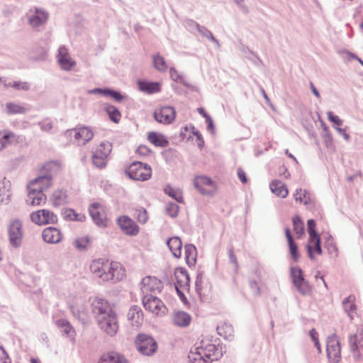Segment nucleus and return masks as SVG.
I'll list each match as a JSON object with an SVG mask.
<instances>
[{
  "label": "nucleus",
  "mask_w": 363,
  "mask_h": 363,
  "mask_svg": "<svg viewBox=\"0 0 363 363\" xmlns=\"http://www.w3.org/2000/svg\"><path fill=\"white\" fill-rule=\"evenodd\" d=\"M89 269L93 276L103 282H117L126 276V271L118 262L99 258L91 261Z\"/></svg>",
  "instance_id": "1"
},
{
  "label": "nucleus",
  "mask_w": 363,
  "mask_h": 363,
  "mask_svg": "<svg viewBox=\"0 0 363 363\" xmlns=\"http://www.w3.org/2000/svg\"><path fill=\"white\" fill-rule=\"evenodd\" d=\"M220 352L215 344L208 339H203L199 346L191 349L188 358L190 363H211L217 360Z\"/></svg>",
  "instance_id": "2"
},
{
  "label": "nucleus",
  "mask_w": 363,
  "mask_h": 363,
  "mask_svg": "<svg viewBox=\"0 0 363 363\" xmlns=\"http://www.w3.org/2000/svg\"><path fill=\"white\" fill-rule=\"evenodd\" d=\"M112 151V145L108 141L101 142L93 152L91 160L93 164L99 168H104L108 162V157Z\"/></svg>",
  "instance_id": "3"
},
{
  "label": "nucleus",
  "mask_w": 363,
  "mask_h": 363,
  "mask_svg": "<svg viewBox=\"0 0 363 363\" xmlns=\"http://www.w3.org/2000/svg\"><path fill=\"white\" fill-rule=\"evenodd\" d=\"M135 345L138 351L146 356L154 354L157 350L155 340L146 334H139L136 336Z\"/></svg>",
  "instance_id": "4"
},
{
  "label": "nucleus",
  "mask_w": 363,
  "mask_h": 363,
  "mask_svg": "<svg viewBox=\"0 0 363 363\" xmlns=\"http://www.w3.org/2000/svg\"><path fill=\"white\" fill-rule=\"evenodd\" d=\"M125 172L132 179L146 181L151 177L152 169L146 164H143L140 162H135L126 169Z\"/></svg>",
  "instance_id": "5"
},
{
  "label": "nucleus",
  "mask_w": 363,
  "mask_h": 363,
  "mask_svg": "<svg viewBox=\"0 0 363 363\" xmlns=\"http://www.w3.org/2000/svg\"><path fill=\"white\" fill-rule=\"evenodd\" d=\"M100 328L109 336H114L119 328L117 316L115 312L104 317L98 318Z\"/></svg>",
  "instance_id": "6"
},
{
  "label": "nucleus",
  "mask_w": 363,
  "mask_h": 363,
  "mask_svg": "<svg viewBox=\"0 0 363 363\" xmlns=\"http://www.w3.org/2000/svg\"><path fill=\"white\" fill-rule=\"evenodd\" d=\"M143 304L145 310L156 315H164L167 312L165 305L156 296L145 295L143 298Z\"/></svg>",
  "instance_id": "7"
},
{
  "label": "nucleus",
  "mask_w": 363,
  "mask_h": 363,
  "mask_svg": "<svg viewBox=\"0 0 363 363\" xmlns=\"http://www.w3.org/2000/svg\"><path fill=\"white\" fill-rule=\"evenodd\" d=\"M30 220L38 225L54 224L57 222V216L48 209H40L30 213Z\"/></svg>",
  "instance_id": "8"
},
{
  "label": "nucleus",
  "mask_w": 363,
  "mask_h": 363,
  "mask_svg": "<svg viewBox=\"0 0 363 363\" xmlns=\"http://www.w3.org/2000/svg\"><path fill=\"white\" fill-rule=\"evenodd\" d=\"M194 185L199 192L203 195H211L217 191L216 183L206 176H197L194 179Z\"/></svg>",
  "instance_id": "9"
},
{
  "label": "nucleus",
  "mask_w": 363,
  "mask_h": 363,
  "mask_svg": "<svg viewBox=\"0 0 363 363\" xmlns=\"http://www.w3.org/2000/svg\"><path fill=\"white\" fill-rule=\"evenodd\" d=\"M327 356L330 363H338L341 359V349L338 338L330 336L327 340Z\"/></svg>",
  "instance_id": "10"
},
{
  "label": "nucleus",
  "mask_w": 363,
  "mask_h": 363,
  "mask_svg": "<svg viewBox=\"0 0 363 363\" xmlns=\"http://www.w3.org/2000/svg\"><path fill=\"white\" fill-rule=\"evenodd\" d=\"M70 136H73L76 143L79 145H84L90 141L94 137L93 131L88 127L82 126L67 131Z\"/></svg>",
  "instance_id": "11"
},
{
  "label": "nucleus",
  "mask_w": 363,
  "mask_h": 363,
  "mask_svg": "<svg viewBox=\"0 0 363 363\" xmlns=\"http://www.w3.org/2000/svg\"><path fill=\"white\" fill-rule=\"evenodd\" d=\"M176 117L175 109L172 106H166L157 108L154 112L155 119L163 124L172 123Z\"/></svg>",
  "instance_id": "12"
},
{
  "label": "nucleus",
  "mask_w": 363,
  "mask_h": 363,
  "mask_svg": "<svg viewBox=\"0 0 363 363\" xmlns=\"http://www.w3.org/2000/svg\"><path fill=\"white\" fill-rule=\"evenodd\" d=\"M140 284L142 291L147 295L148 293H160L163 288L162 282L157 277L151 276L143 278Z\"/></svg>",
  "instance_id": "13"
},
{
  "label": "nucleus",
  "mask_w": 363,
  "mask_h": 363,
  "mask_svg": "<svg viewBox=\"0 0 363 363\" xmlns=\"http://www.w3.org/2000/svg\"><path fill=\"white\" fill-rule=\"evenodd\" d=\"M291 276L294 285L301 294H306L310 291L309 285L303 278V272L300 268L297 267H291Z\"/></svg>",
  "instance_id": "14"
},
{
  "label": "nucleus",
  "mask_w": 363,
  "mask_h": 363,
  "mask_svg": "<svg viewBox=\"0 0 363 363\" xmlns=\"http://www.w3.org/2000/svg\"><path fill=\"white\" fill-rule=\"evenodd\" d=\"M9 236L11 244L18 247L21 245L23 239L22 225L17 220H13L9 227Z\"/></svg>",
  "instance_id": "15"
},
{
  "label": "nucleus",
  "mask_w": 363,
  "mask_h": 363,
  "mask_svg": "<svg viewBox=\"0 0 363 363\" xmlns=\"http://www.w3.org/2000/svg\"><path fill=\"white\" fill-rule=\"evenodd\" d=\"M89 211L94 223L98 225H106V214L104 206L99 203L90 205Z\"/></svg>",
  "instance_id": "16"
},
{
  "label": "nucleus",
  "mask_w": 363,
  "mask_h": 363,
  "mask_svg": "<svg viewBox=\"0 0 363 363\" xmlns=\"http://www.w3.org/2000/svg\"><path fill=\"white\" fill-rule=\"evenodd\" d=\"M175 288L179 296H184L181 289H187L189 286L190 278L187 272L183 268H177L174 271Z\"/></svg>",
  "instance_id": "17"
},
{
  "label": "nucleus",
  "mask_w": 363,
  "mask_h": 363,
  "mask_svg": "<svg viewBox=\"0 0 363 363\" xmlns=\"http://www.w3.org/2000/svg\"><path fill=\"white\" fill-rule=\"evenodd\" d=\"M117 223L122 231L126 235H136L139 233L138 225L127 216H120Z\"/></svg>",
  "instance_id": "18"
},
{
  "label": "nucleus",
  "mask_w": 363,
  "mask_h": 363,
  "mask_svg": "<svg viewBox=\"0 0 363 363\" xmlns=\"http://www.w3.org/2000/svg\"><path fill=\"white\" fill-rule=\"evenodd\" d=\"M91 306L93 313L97 315V318L114 312L108 302L100 298H95L92 301Z\"/></svg>",
  "instance_id": "19"
},
{
  "label": "nucleus",
  "mask_w": 363,
  "mask_h": 363,
  "mask_svg": "<svg viewBox=\"0 0 363 363\" xmlns=\"http://www.w3.org/2000/svg\"><path fill=\"white\" fill-rule=\"evenodd\" d=\"M57 61L61 68L67 71L71 70L76 65V62L71 57L65 46L59 48Z\"/></svg>",
  "instance_id": "20"
},
{
  "label": "nucleus",
  "mask_w": 363,
  "mask_h": 363,
  "mask_svg": "<svg viewBox=\"0 0 363 363\" xmlns=\"http://www.w3.org/2000/svg\"><path fill=\"white\" fill-rule=\"evenodd\" d=\"M52 184V180L50 176L40 174L39 177L33 179L28 184V188H33L34 191L38 189L40 191L49 189Z\"/></svg>",
  "instance_id": "21"
},
{
  "label": "nucleus",
  "mask_w": 363,
  "mask_h": 363,
  "mask_svg": "<svg viewBox=\"0 0 363 363\" xmlns=\"http://www.w3.org/2000/svg\"><path fill=\"white\" fill-rule=\"evenodd\" d=\"M127 320L129 324L134 328H139L143 323V313L139 306H132L128 313Z\"/></svg>",
  "instance_id": "22"
},
{
  "label": "nucleus",
  "mask_w": 363,
  "mask_h": 363,
  "mask_svg": "<svg viewBox=\"0 0 363 363\" xmlns=\"http://www.w3.org/2000/svg\"><path fill=\"white\" fill-rule=\"evenodd\" d=\"M42 237L45 242L54 244L60 242L62 240L63 235L58 228L48 227L43 230Z\"/></svg>",
  "instance_id": "23"
},
{
  "label": "nucleus",
  "mask_w": 363,
  "mask_h": 363,
  "mask_svg": "<svg viewBox=\"0 0 363 363\" xmlns=\"http://www.w3.org/2000/svg\"><path fill=\"white\" fill-rule=\"evenodd\" d=\"M28 199L27 203L31 206H38L45 203L47 197L43 192L40 191L38 189L36 191L33 188H28Z\"/></svg>",
  "instance_id": "24"
},
{
  "label": "nucleus",
  "mask_w": 363,
  "mask_h": 363,
  "mask_svg": "<svg viewBox=\"0 0 363 363\" xmlns=\"http://www.w3.org/2000/svg\"><path fill=\"white\" fill-rule=\"evenodd\" d=\"M62 172V165L59 162L50 161L45 163L40 168V172L42 174L52 177L59 174Z\"/></svg>",
  "instance_id": "25"
},
{
  "label": "nucleus",
  "mask_w": 363,
  "mask_h": 363,
  "mask_svg": "<svg viewBox=\"0 0 363 363\" xmlns=\"http://www.w3.org/2000/svg\"><path fill=\"white\" fill-rule=\"evenodd\" d=\"M308 256L314 259L315 256L320 255L322 250L320 247V238L318 236L310 237L306 245Z\"/></svg>",
  "instance_id": "26"
},
{
  "label": "nucleus",
  "mask_w": 363,
  "mask_h": 363,
  "mask_svg": "<svg viewBox=\"0 0 363 363\" xmlns=\"http://www.w3.org/2000/svg\"><path fill=\"white\" fill-rule=\"evenodd\" d=\"M48 19V14L40 9L30 10L28 13V21L31 26L38 27L43 24Z\"/></svg>",
  "instance_id": "27"
},
{
  "label": "nucleus",
  "mask_w": 363,
  "mask_h": 363,
  "mask_svg": "<svg viewBox=\"0 0 363 363\" xmlns=\"http://www.w3.org/2000/svg\"><path fill=\"white\" fill-rule=\"evenodd\" d=\"M99 363H128V360L123 354L110 351L101 355Z\"/></svg>",
  "instance_id": "28"
},
{
  "label": "nucleus",
  "mask_w": 363,
  "mask_h": 363,
  "mask_svg": "<svg viewBox=\"0 0 363 363\" xmlns=\"http://www.w3.org/2000/svg\"><path fill=\"white\" fill-rule=\"evenodd\" d=\"M50 200L54 206H63L68 203V195L63 189H56L52 192Z\"/></svg>",
  "instance_id": "29"
},
{
  "label": "nucleus",
  "mask_w": 363,
  "mask_h": 363,
  "mask_svg": "<svg viewBox=\"0 0 363 363\" xmlns=\"http://www.w3.org/2000/svg\"><path fill=\"white\" fill-rule=\"evenodd\" d=\"M191 321V315L185 311H177L173 314L172 322L177 326L187 327Z\"/></svg>",
  "instance_id": "30"
},
{
  "label": "nucleus",
  "mask_w": 363,
  "mask_h": 363,
  "mask_svg": "<svg viewBox=\"0 0 363 363\" xmlns=\"http://www.w3.org/2000/svg\"><path fill=\"white\" fill-rule=\"evenodd\" d=\"M56 325L67 337H69L72 342L75 341V330L69 321L65 319H60L56 321Z\"/></svg>",
  "instance_id": "31"
},
{
  "label": "nucleus",
  "mask_w": 363,
  "mask_h": 363,
  "mask_svg": "<svg viewBox=\"0 0 363 363\" xmlns=\"http://www.w3.org/2000/svg\"><path fill=\"white\" fill-rule=\"evenodd\" d=\"M217 332L220 336L227 340H230L234 336L233 327L227 321H221L219 323L217 326Z\"/></svg>",
  "instance_id": "32"
},
{
  "label": "nucleus",
  "mask_w": 363,
  "mask_h": 363,
  "mask_svg": "<svg viewBox=\"0 0 363 363\" xmlns=\"http://www.w3.org/2000/svg\"><path fill=\"white\" fill-rule=\"evenodd\" d=\"M5 108L9 115L25 114L29 109L26 104L15 102L7 103Z\"/></svg>",
  "instance_id": "33"
},
{
  "label": "nucleus",
  "mask_w": 363,
  "mask_h": 363,
  "mask_svg": "<svg viewBox=\"0 0 363 363\" xmlns=\"http://www.w3.org/2000/svg\"><path fill=\"white\" fill-rule=\"evenodd\" d=\"M349 342L352 350H363V326L359 329L354 335L350 337Z\"/></svg>",
  "instance_id": "34"
},
{
  "label": "nucleus",
  "mask_w": 363,
  "mask_h": 363,
  "mask_svg": "<svg viewBox=\"0 0 363 363\" xmlns=\"http://www.w3.org/2000/svg\"><path fill=\"white\" fill-rule=\"evenodd\" d=\"M270 189L276 196L286 198L289 194L286 186L280 181L274 180L270 183Z\"/></svg>",
  "instance_id": "35"
},
{
  "label": "nucleus",
  "mask_w": 363,
  "mask_h": 363,
  "mask_svg": "<svg viewBox=\"0 0 363 363\" xmlns=\"http://www.w3.org/2000/svg\"><path fill=\"white\" fill-rule=\"evenodd\" d=\"M70 308L74 316L82 320L87 317V311L81 301H77L70 305Z\"/></svg>",
  "instance_id": "36"
},
{
  "label": "nucleus",
  "mask_w": 363,
  "mask_h": 363,
  "mask_svg": "<svg viewBox=\"0 0 363 363\" xmlns=\"http://www.w3.org/2000/svg\"><path fill=\"white\" fill-rule=\"evenodd\" d=\"M16 142V135L6 130L0 131V150Z\"/></svg>",
  "instance_id": "37"
},
{
  "label": "nucleus",
  "mask_w": 363,
  "mask_h": 363,
  "mask_svg": "<svg viewBox=\"0 0 363 363\" xmlns=\"http://www.w3.org/2000/svg\"><path fill=\"white\" fill-rule=\"evenodd\" d=\"M172 255L179 258L182 255V242L179 237H173L168 240L167 242Z\"/></svg>",
  "instance_id": "38"
},
{
  "label": "nucleus",
  "mask_w": 363,
  "mask_h": 363,
  "mask_svg": "<svg viewBox=\"0 0 363 363\" xmlns=\"http://www.w3.org/2000/svg\"><path fill=\"white\" fill-rule=\"evenodd\" d=\"M185 260L189 266H194L196 262L197 250L194 245L189 244L184 246Z\"/></svg>",
  "instance_id": "39"
},
{
  "label": "nucleus",
  "mask_w": 363,
  "mask_h": 363,
  "mask_svg": "<svg viewBox=\"0 0 363 363\" xmlns=\"http://www.w3.org/2000/svg\"><path fill=\"white\" fill-rule=\"evenodd\" d=\"M285 235L289 243L290 255L294 261L297 262L299 259L298 246L293 240L289 228L285 229Z\"/></svg>",
  "instance_id": "40"
},
{
  "label": "nucleus",
  "mask_w": 363,
  "mask_h": 363,
  "mask_svg": "<svg viewBox=\"0 0 363 363\" xmlns=\"http://www.w3.org/2000/svg\"><path fill=\"white\" fill-rule=\"evenodd\" d=\"M147 139L150 143L155 146L165 147L168 145V141L164 136L156 132H150L147 135Z\"/></svg>",
  "instance_id": "41"
},
{
  "label": "nucleus",
  "mask_w": 363,
  "mask_h": 363,
  "mask_svg": "<svg viewBox=\"0 0 363 363\" xmlns=\"http://www.w3.org/2000/svg\"><path fill=\"white\" fill-rule=\"evenodd\" d=\"M140 89L147 94H154L160 91L161 84L159 82H139Z\"/></svg>",
  "instance_id": "42"
},
{
  "label": "nucleus",
  "mask_w": 363,
  "mask_h": 363,
  "mask_svg": "<svg viewBox=\"0 0 363 363\" xmlns=\"http://www.w3.org/2000/svg\"><path fill=\"white\" fill-rule=\"evenodd\" d=\"M155 68L159 72H164L167 69V64L163 57L160 55H155L152 57Z\"/></svg>",
  "instance_id": "43"
},
{
  "label": "nucleus",
  "mask_w": 363,
  "mask_h": 363,
  "mask_svg": "<svg viewBox=\"0 0 363 363\" xmlns=\"http://www.w3.org/2000/svg\"><path fill=\"white\" fill-rule=\"evenodd\" d=\"M294 231L297 235V238H301L304 234V225L301 218L295 216L293 219Z\"/></svg>",
  "instance_id": "44"
},
{
  "label": "nucleus",
  "mask_w": 363,
  "mask_h": 363,
  "mask_svg": "<svg viewBox=\"0 0 363 363\" xmlns=\"http://www.w3.org/2000/svg\"><path fill=\"white\" fill-rule=\"evenodd\" d=\"M106 111L108 113L109 118L114 123H118L121 120V115L120 111L113 106H107Z\"/></svg>",
  "instance_id": "45"
},
{
  "label": "nucleus",
  "mask_w": 363,
  "mask_h": 363,
  "mask_svg": "<svg viewBox=\"0 0 363 363\" xmlns=\"http://www.w3.org/2000/svg\"><path fill=\"white\" fill-rule=\"evenodd\" d=\"M90 238L87 235L78 238L74 240V246L79 250H86L90 245Z\"/></svg>",
  "instance_id": "46"
},
{
  "label": "nucleus",
  "mask_w": 363,
  "mask_h": 363,
  "mask_svg": "<svg viewBox=\"0 0 363 363\" xmlns=\"http://www.w3.org/2000/svg\"><path fill=\"white\" fill-rule=\"evenodd\" d=\"M6 86L13 88L16 90L27 91L29 89V84L26 82L15 81L6 84Z\"/></svg>",
  "instance_id": "47"
},
{
  "label": "nucleus",
  "mask_w": 363,
  "mask_h": 363,
  "mask_svg": "<svg viewBox=\"0 0 363 363\" xmlns=\"http://www.w3.org/2000/svg\"><path fill=\"white\" fill-rule=\"evenodd\" d=\"M94 92L102 93L104 95L110 96L113 99H114L115 100H116L118 101H121L123 99V96L121 95V94L119 92H117V91H115L113 90H110V89H104L103 90V89H96L94 91Z\"/></svg>",
  "instance_id": "48"
},
{
  "label": "nucleus",
  "mask_w": 363,
  "mask_h": 363,
  "mask_svg": "<svg viewBox=\"0 0 363 363\" xmlns=\"http://www.w3.org/2000/svg\"><path fill=\"white\" fill-rule=\"evenodd\" d=\"M136 218L141 223H145L148 220V214L147 211L143 208L136 209Z\"/></svg>",
  "instance_id": "49"
},
{
  "label": "nucleus",
  "mask_w": 363,
  "mask_h": 363,
  "mask_svg": "<svg viewBox=\"0 0 363 363\" xmlns=\"http://www.w3.org/2000/svg\"><path fill=\"white\" fill-rule=\"evenodd\" d=\"M164 191L167 194L174 199L179 202H182L183 197L179 191H177L173 189L170 186H167L165 188Z\"/></svg>",
  "instance_id": "50"
},
{
  "label": "nucleus",
  "mask_w": 363,
  "mask_h": 363,
  "mask_svg": "<svg viewBox=\"0 0 363 363\" xmlns=\"http://www.w3.org/2000/svg\"><path fill=\"white\" fill-rule=\"evenodd\" d=\"M294 196V199L296 202H299V203L306 202V191L302 189H296Z\"/></svg>",
  "instance_id": "51"
},
{
  "label": "nucleus",
  "mask_w": 363,
  "mask_h": 363,
  "mask_svg": "<svg viewBox=\"0 0 363 363\" xmlns=\"http://www.w3.org/2000/svg\"><path fill=\"white\" fill-rule=\"evenodd\" d=\"M309 335L312 339V340L314 342L315 347L318 349V352H320V344L318 340V332L314 329H311L309 332Z\"/></svg>",
  "instance_id": "52"
},
{
  "label": "nucleus",
  "mask_w": 363,
  "mask_h": 363,
  "mask_svg": "<svg viewBox=\"0 0 363 363\" xmlns=\"http://www.w3.org/2000/svg\"><path fill=\"white\" fill-rule=\"evenodd\" d=\"M307 225H308V232L309 234V238L319 235L315 232V222L314 220H313V219L308 220Z\"/></svg>",
  "instance_id": "53"
},
{
  "label": "nucleus",
  "mask_w": 363,
  "mask_h": 363,
  "mask_svg": "<svg viewBox=\"0 0 363 363\" xmlns=\"http://www.w3.org/2000/svg\"><path fill=\"white\" fill-rule=\"evenodd\" d=\"M0 363H11V360L3 347L0 346Z\"/></svg>",
  "instance_id": "54"
},
{
  "label": "nucleus",
  "mask_w": 363,
  "mask_h": 363,
  "mask_svg": "<svg viewBox=\"0 0 363 363\" xmlns=\"http://www.w3.org/2000/svg\"><path fill=\"white\" fill-rule=\"evenodd\" d=\"M167 212L170 216L175 217L178 214L179 207L177 204L170 203L167 208Z\"/></svg>",
  "instance_id": "55"
},
{
  "label": "nucleus",
  "mask_w": 363,
  "mask_h": 363,
  "mask_svg": "<svg viewBox=\"0 0 363 363\" xmlns=\"http://www.w3.org/2000/svg\"><path fill=\"white\" fill-rule=\"evenodd\" d=\"M136 152L140 156L145 157L151 154V150L146 145H140Z\"/></svg>",
  "instance_id": "56"
},
{
  "label": "nucleus",
  "mask_w": 363,
  "mask_h": 363,
  "mask_svg": "<svg viewBox=\"0 0 363 363\" xmlns=\"http://www.w3.org/2000/svg\"><path fill=\"white\" fill-rule=\"evenodd\" d=\"M328 120L333 123H334L337 125H342V121L337 116H335L333 112L329 111L328 113Z\"/></svg>",
  "instance_id": "57"
},
{
  "label": "nucleus",
  "mask_w": 363,
  "mask_h": 363,
  "mask_svg": "<svg viewBox=\"0 0 363 363\" xmlns=\"http://www.w3.org/2000/svg\"><path fill=\"white\" fill-rule=\"evenodd\" d=\"M238 177L242 183L245 184L247 182V178L245 171L242 168L238 169Z\"/></svg>",
  "instance_id": "58"
},
{
  "label": "nucleus",
  "mask_w": 363,
  "mask_h": 363,
  "mask_svg": "<svg viewBox=\"0 0 363 363\" xmlns=\"http://www.w3.org/2000/svg\"><path fill=\"white\" fill-rule=\"evenodd\" d=\"M170 77L174 82H179L181 79V77L179 74L178 72L174 68H170L169 69Z\"/></svg>",
  "instance_id": "59"
},
{
  "label": "nucleus",
  "mask_w": 363,
  "mask_h": 363,
  "mask_svg": "<svg viewBox=\"0 0 363 363\" xmlns=\"http://www.w3.org/2000/svg\"><path fill=\"white\" fill-rule=\"evenodd\" d=\"M343 304L345 306V308L346 311L348 313L353 311V310L354 309V306H353V304L349 301L348 298L343 301Z\"/></svg>",
  "instance_id": "60"
},
{
  "label": "nucleus",
  "mask_w": 363,
  "mask_h": 363,
  "mask_svg": "<svg viewBox=\"0 0 363 363\" xmlns=\"http://www.w3.org/2000/svg\"><path fill=\"white\" fill-rule=\"evenodd\" d=\"M206 123H208V129L210 130L211 132H213V121L211 119V117H208V118L206 119Z\"/></svg>",
  "instance_id": "61"
},
{
  "label": "nucleus",
  "mask_w": 363,
  "mask_h": 363,
  "mask_svg": "<svg viewBox=\"0 0 363 363\" xmlns=\"http://www.w3.org/2000/svg\"><path fill=\"white\" fill-rule=\"evenodd\" d=\"M310 86H311V89L312 91V92L313 93V94L317 97V98H319L320 97V94L319 92L317 91L316 88L315 87L314 84L311 82L310 83Z\"/></svg>",
  "instance_id": "62"
},
{
  "label": "nucleus",
  "mask_w": 363,
  "mask_h": 363,
  "mask_svg": "<svg viewBox=\"0 0 363 363\" xmlns=\"http://www.w3.org/2000/svg\"><path fill=\"white\" fill-rule=\"evenodd\" d=\"M198 112L202 116H203L206 119L208 118V117H210V116L208 114H207L206 113V111H204L203 108H198Z\"/></svg>",
  "instance_id": "63"
},
{
  "label": "nucleus",
  "mask_w": 363,
  "mask_h": 363,
  "mask_svg": "<svg viewBox=\"0 0 363 363\" xmlns=\"http://www.w3.org/2000/svg\"><path fill=\"white\" fill-rule=\"evenodd\" d=\"M195 135H196V138L197 139L200 141V143H199V145L201 146L202 145V144L203 143V140H202V136H201V134L199 133V132H196L195 133Z\"/></svg>",
  "instance_id": "64"
}]
</instances>
